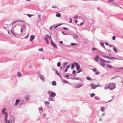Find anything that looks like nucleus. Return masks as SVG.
Returning a JSON list of instances; mask_svg holds the SVG:
<instances>
[{
    "label": "nucleus",
    "instance_id": "obj_1",
    "mask_svg": "<svg viewBox=\"0 0 123 123\" xmlns=\"http://www.w3.org/2000/svg\"><path fill=\"white\" fill-rule=\"evenodd\" d=\"M115 87V85L114 83H110L108 85V87L110 90H112L114 89Z\"/></svg>",
    "mask_w": 123,
    "mask_h": 123
},
{
    "label": "nucleus",
    "instance_id": "obj_2",
    "mask_svg": "<svg viewBox=\"0 0 123 123\" xmlns=\"http://www.w3.org/2000/svg\"><path fill=\"white\" fill-rule=\"evenodd\" d=\"M91 87L92 89H95L96 87L99 86V85L98 84L97 85H95L93 83H92L90 84Z\"/></svg>",
    "mask_w": 123,
    "mask_h": 123
},
{
    "label": "nucleus",
    "instance_id": "obj_3",
    "mask_svg": "<svg viewBox=\"0 0 123 123\" xmlns=\"http://www.w3.org/2000/svg\"><path fill=\"white\" fill-rule=\"evenodd\" d=\"M51 44L55 48H57V47L55 43L53 41H51Z\"/></svg>",
    "mask_w": 123,
    "mask_h": 123
},
{
    "label": "nucleus",
    "instance_id": "obj_4",
    "mask_svg": "<svg viewBox=\"0 0 123 123\" xmlns=\"http://www.w3.org/2000/svg\"><path fill=\"white\" fill-rule=\"evenodd\" d=\"M35 37V36L33 35H31L30 37L31 38L30 39V41H32Z\"/></svg>",
    "mask_w": 123,
    "mask_h": 123
},
{
    "label": "nucleus",
    "instance_id": "obj_5",
    "mask_svg": "<svg viewBox=\"0 0 123 123\" xmlns=\"http://www.w3.org/2000/svg\"><path fill=\"white\" fill-rule=\"evenodd\" d=\"M46 36L47 38L49 39L50 40H52V38L51 37L47 34L46 35Z\"/></svg>",
    "mask_w": 123,
    "mask_h": 123
},
{
    "label": "nucleus",
    "instance_id": "obj_6",
    "mask_svg": "<svg viewBox=\"0 0 123 123\" xmlns=\"http://www.w3.org/2000/svg\"><path fill=\"white\" fill-rule=\"evenodd\" d=\"M39 77L40 79L43 81H44V78L43 76V75H40L39 76Z\"/></svg>",
    "mask_w": 123,
    "mask_h": 123
},
{
    "label": "nucleus",
    "instance_id": "obj_7",
    "mask_svg": "<svg viewBox=\"0 0 123 123\" xmlns=\"http://www.w3.org/2000/svg\"><path fill=\"white\" fill-rule=\"evenodd\" d=\"M20 100L18 99H17L16 100V102L15 104V106H17Z\"/></svg>",
    "mask_w": 123,
    "mask_h": 123
},
{
    "label": "nucleus",
    "instance_id": "obj_8",
    "mask_svg": "<svg viewBox=\"0 0 123 123\" xmlns=\"http://www.w3.org/2000/svg\"><path fill=\"white\" fill-rule=\"evenodd\" d=\"M98 59L99 56L98 55H97L95 57V59L97 61H98Z\"/></svg>",
    "mask_w": 123,
    "mask_h": 123
},
{
    "label": "nucleus",
    "instance_id": "obj_9",
    "mask_svg": "<svg viewBox=\"0 0 123 123\" xmlns=\"http://www.w3.org/2000/svg\"><path fill=\"white\" fill-rule=\"evenodd\" d=\"M56 95V94L54 92H52L51 93V96L52 97H54Z\"/></svg>",
    "mask_w": 123,
    "mask_h": 123
},
{
    "label": "nucleus",
    "instance_id": "obj_10",
    "mask_svg": "<svg viewBox=\"0 0 123 123\" xmlns=\"http://www.w3.org/2000/svg\"><path fill=\"white\" fill-rule=\"evenodd\" d=\"M106 66L107 67H108L109 68H113L110 65L107 64L106 65Z\"/></svg>",
    "mask_w": 123,
    "mask_h": 123
},
{
    "label": "nucleus",
    "instance_id": "obj_11",
    "mask_svg": "<svg viewBox=\"0 0 123 123\" xmlns=\"http://www.w3.org/2000/svg\"><path fill=\"white\" fill-rule=\"evenodd\" d=\"M52 84L54 86H55L56 84V82L55 81H53L52 82Z\"/></svg>",
    "mask_w": 123,
    "mask_h": 123
},
{
    "label": "nucleus",
    "instance_id": "obj_12",
    "mask_svg": "<svg viewBox=\"0 0 123 123\" xmlns=\"http://www.w3.org/2000/svg\"><path fill=\"white\" fill-rule=\"evenodd\" d=\"M18 76L19 77H21L22 76V75H21V74L19 72L18 73Z\"/></svg>",
    "mask_w": 123,
    "mask_h": 123
},
{
    "label": "nucleus",
    "instance_id": "obj_13",
    "mask_svg": "<svg viewBox=\"0 0 123 123\" xmlns=\"http://www.w3.org/2000/svg\"><path fill=\"white\" fill-rule=\"evenodd\" d=\"M100 64L101 66H104L105 65V64L103 62H102L100 63Z\"/></svg>",
    "mask_w": 123,
    "mask_h": 123
},
{
    "label": "nucleus",
    "instance_id": "obj_14",
    "mask_svg": "<svg viewBox=\"0 0 123 123\" xmlns=\"http://www.w3.org/2000/svg\"><path fill=\"white\" fill-rule=\"evenodd\" d=\"M44 103L46 105H49V102H47L46 101H44Z\"/></svg>",
    "mask_w": 123,
    "mask_h": 123
},
{
    "label": "nucleus",
    "instance_id": "obj_15",
    "mask_svg": "<svg viewBox=\"0 0 123 123\" xmlns=\"http://www.w3.org/2000/svg\"><path fill=\"white\" fill-rule=\"evenodd\" d=\"M76 68L77 70H78L80 69V67L79 65L78 66L76 67Z\"/></svg>",
    "mask_w": 123,
    "mask_h": 123
},
{
    "label": "nucleus",
    "instance_id": "obj_16",
    "mask_svg": "<svg viewBox=\"0 0 123 123\" xmlns=\"http://www.w3.org/2000/svg\"><path fill=\"white\" fill-rule=\"evenodd\" d=\"M95 95V94L94 93H92L91 94L90 96L91 97H92L94 96Z\"/></svg>",
    "mask_w": 123,
    "mask_h": 123
},
{
    "label": "nucleus",
    "instance_id": "obj_17",
    "mask_svg": "<svg viewBox=\"0 0 123 123\" xmlns=\"http://www.w3.org/2000/svg\"><path fill=\"white\" fill-rule=\"evenodd\" d=\"M56 16L57 17H59L61 16V14L59 13L57 14L56 15Z\"/></svg>",
    "mask_w": 123,
    "mask_h": 123
},
{
    "label": "nucleus",
    "instance_id": "obj_18",
    "mask_svg": "<svg viewBox=\"0 0 123 123\" xmlns=\"http://www.w3.org/2000/svg\"><path fill=\"white\" fill-rule=\"evenodd\" d=\"M86 79L87 80H90L92 79V78H90L88 76H87Z\"/></svg>",
    "mask_w": 123,
    "mask_h": 123
},
{
    "label": "nucleus",
    "instance_id": "obj_19",
    "mask_svg": "<svg viewBox=\"0 0 123 123\" xmlns=\"http://www.w3.org/2000/svg\"><path fill=\"white\" fill-rule=\"evenodd\" d=\"M83 85H80L79 86H77L75 88H78L82 86Z\"/></svg>",
    "mask_w": 123,
    "mask_h": 123
},
{
    "label": "nucleus",
    "instance_id": "obj_20",
    "mask_svg": "<svg viewBox=\"0 0 123 123\" xmlns=\"http://www.w3.org/2000/svg\"><path fill=\"white\" fill-rule=\"evenodd\" d=\"M52 8H58L57 7V6L55 5H53L52 7Z\"/></svg>",
    "mask_w": 123,
    "mask_h": 123
},
{
    "label": "nucleus",
    "instance_id": "obj_21",
    "mask_svg": "<svg viewBox=\"0 0 123 123\" xmlns=\"http://www.w3.org/2000/svg\"><path fill=\"white\" fill-rule=\"evenodd\" d=\"M45 40L46 41V43L47 44H49V42L48 40L47 39V38H45Z\"/></svg>",
    "mask_w": 123,
    "mask_h": 123
},
{
    "label": "nucleus",
    "instance_id": "obj_22",
    "mask_svg": "<svg viewBox=\"0 0 123 123\" xmlns=\"http://www.w3.org/2000/svg\"><path fill=\"white\" fill-rule=\"evenodd\" d=\"M113 50L116 52H117V50L116 48H113Z\"/></svg>",
    "mask_w": 123,
    "mask_h": 123
},
{
    "label": "nucleus",
    "instance_id": "obj_23",
    "mask_svg": "<svg viewBox=\"0 0 123 123\" xmlns=\"http://www.w3.org/2000/svg\"><path fill=\"white\" fill-rule=\"evenodd\" d=\"M103 56L104 57L108 59H110L109 57L108 56H106L104 55H103Z\"/></svg>",
    "mask_w": 123,
    "mask_h": 123
},
{
    "label": "nucleus",
    "instance_id": "obj_24",
    "mask_svg": "<svg viewBox=\"0 0 123 123\" xmlns=\"http://www.w3.org/2000/svg\"><path fill=\"white\" fill-rule=\"evenodd\" d=\"M74 67V64H72L71 65V68L73 69Z\"/></svg>",
    "mask_w": 123,
    "mask_h": 123
},
{
    "label": "nucleus",
    "instance_id": "obj_25",
    "mask_svg": "<svg viewBox=\"0 0 123 123\" xmlns=\"http://www.w3.org/2000/svg\"><path fill=\"white\" fill-rule=\"evenodd\" d=\"M109 59L111 60L112 59H117L115 57H109Z\"/></svg>",
    "mask_w": 123,
    "mask_h": 123
},
{
    "label": "nucleus",
    "instance_id": "obj_26",
    "mask_svg": "<svg viewBox=\"0 0 123 123\" xmlns=\"http://www.w3.org/2000/svg\"><path fill=\"white\" fill-rule=\"evenodd\" d=\"M29 97L28 96H27L25 98L26 100H28L29 99Z\"/></svg>",
    "mask_w": 123,
    "mask_h": 123
},
{
    "label": "nucleus",
    "instance_id": "obj_27",
    "mask_svg": "<svg viewBox=\"0 0 123 123\" xmlns=\"http://www.w3.org/2000/svg\"><path fill=\"white\" fill-rule=\"evenodd\" d=\"M105 108L104 107H102L101 109V110L102 111H104L105 110Z\"/></svg>",
    "mask_w": 123,
    "mask_h": 123
},
{
    "label": "nucleus",
    "instance_id": "obj_28",
    "mask_svg": "<svg viewBox=\"0 0 123 123\" xmlns=\"http://www.w3.org/2000/svg\"><path fill=\"white\" fill-rule=\"evenodd\" d=\"M100 60L102 62H105L106 61L103 59H100Z\"/></svg>",
    "mask_w": 123,
    "mask_h": 123
},
{
    "label": "nucleus",
    "instance_id": "obj_29",
    "mask_svg": "<svg viewBox=\"0 0 123 123\" xmlns=\"http://www.w3.org/2000/svg\"><path fill=\"white\" fill-rule=\"evenodd\" d=\"M71 45L72 46H74L77 45V44L74 43H71Z\"/></svg>",
    "mask_w": 123,
    "mask_h": 123
},
{
    "label": "nucleus",
    "instance_id": "obj_30",
    "mask_svg": "<svg viewBox=\"0 0 123 123\" xmlns=\"http://www.w3.org/2000/svg\"><path fill=\"white\" fill-rule=\"evenodd\" d=\"M60 65V62H58L57 64V66L58 67H59Z\"/></svg>",
    "mask_w": 123,
    "mask_h": 123
},
{
    "label": "nucleus",
    "instance_id": "obj_31",
    "mask_svg": "<svg viewBox=\"0 0 123 123\" xmlns=\"http://www.w3.org/2000/svg\"><path fill=\"white\" fill-rule=\"evenodd\" d=\"M114 1V0H109L108 2H113Z\"/></svg>",
    "mask_w": 123,
    "mask_h": 123
},
{
    "label": "nucleus",
    "instance_id": "obj_32",
    "mask_svg": "<svg viewBox=\"0 0 123 123\" xmlns=\"http://www.w3.org/2000/svg\"><path fill=\"white\" fill-rule=\"evenodd\" d=\"M113 4H114V6H115V7H117L118 6L117 5V4H115V3H112Z\"/></svg>",
    "mask_w": 123,
    "mask_h": 123
},
{
    "label": "nucleus",
    "instance_id": "obj_33",
    "mask_svg": "<svg viewBox=\"0 0 123 123\" xmlns=\"http://www.w3.org/2000/svg\"><path fill=\"white\" fill-rule=\"evenodd\" d=\"M27 15L29 17H31L33 16V15L27 14Z\"/></svg>",
    "mask_w": 123,
    "mask_h": 123
},
{
    "label": "nucleus",
    "instance_id": "obj_34",
    "mask_svg": "<svg viewBox=\"0 0 123 123\" xmlns=\"http://www.w3.org/2000/svg\"><path fill=\"white\" fill-rule=\"evenodd\" d=\"M74 64L76 66V67L77 66H78V63H77L76 62H75L74 63Z\"/></svg>",
    "mask_w": 123,
    "mask_h": 123
},
{
    "label": "nucleus",
    "instance_id": "obj_35",
    "mask_svg": "<svg viewBox=\"0 0 123 123\" xmlns=\"http://www.w3.org/2000/svg\"><path fill=\"white\" fill-rule=\"evenodd\" d=\"M11 33L14 35V36H16V35L14 34L13 33V31L12 30H11Z\"/></svg>",
    "mask_w": 123,
    "mask_h": 123
},
{
    "label": "nucleus",
    "instance_id": "obj_36",
    "mask_svg": "<svg viewBox=\"0 0 123 123\" xmlns=\"http://www.w3.org/2000/svg\"><path fill=\"white\" fill-rule=\"evenodd\" d=\"M49 101H51V100L53 101L54 100V99L52 98H49Z\"/></svg>",
    "mask_w": 123,
    "mask_h": 123
},
{
    "label": "nucleus",
    "instance_id": "obj_37",
    "mask_svg": "<svg viewBox=\"0 0 123 123\" xmlns=\"http://www.w3.org/2000/svg\"><path fill=\"white\" fill-rule=\"evenodd\" d=\"M63 81L64 83H68V81L66 80H64Z\"/></svg>",
    "mask_w": 123,
    "mask_h": 123
},
{
    "label": "nucleus",
    "instance_id": "obj_38",
    "mask_svg": "<svg viewBox=\"0 0 123 123\" xmlns=\"http://www.w3.org/2000/svg\"><path fill=\"white\" fill-rule=\"evenodd\" d=\"M116 39V37L115 36H113L112 37V39L114 40H115Z\"/></svg>",
    "mask_w": 123,
    "mask_h": 123
},
{
    "label": "nucleus",
    "instance_id": "obj_39",
    "mask_svg": "<svg viewBox=\"0 0 123 123\" xmlns=\"http://www.w3.org/2000/svg\"><path fill=\"white\" fill-rule=\"evenodd\" d=\"M74 35V36L75 37V38H78V37L77 36V35Z\"/></svg>",
    "mask_w": 123,
    "mask_h": 123
},
{
    "label": "nucleus",
    "instance_id": "obj_40",
    "mask_svg": "<svg viewBox=\"0 0 123 123\" xmlns=\"http://www.w3.org/2000/svg\"><path fill=\"white\" fill-rule=\"evenodd\" d=\"M5 110V109H3V110H2V113L3 114H4L5 113V112H4Z\"/></svg>",
    "mask_w": 123,
    "mask_h": 123
},
{
    "label": "nucleus",
    "instance_id": "obj_41",
    "mask_svg": "<svg viewBox=\"0 0 123 123\" xmlns=\"http://www.w3.org/2000/svg\"><path fill=\"white\" fill-rule=\"evenodd\" d=\"M101 45L102 46L104 47H105L104 46V44L103 43H101Z\"/></svg>",
    "mask_w": 123,
    "mask_h": 123
},
{
    "label": "nucleus",
    "instance_id": "obj_42",
    "mask_svg": "<svg viewBox=\"0 0 123 123\" xmlns=\"http://www.w3.org/2000/svg\"><path fill=\"white\" fill-rule=\"evenodd\" d=\"M75 70H73V75L75 73Z\"/></svg>",
    "mask_w": 123,
    "mask_h": 123
},
{
    "label": "nucleus",
    "instance_id": "obj_43",
    "mask_svg": "<svg viewBox=\"0 0 123 123\" xmlns=\"http://www.w3.org/2000/svg\"><path fill=\"white\" fill-rule=\"evenodd\" d=\"M55 73L57 74L59 76H60V75L58 73L57 71H56L55 72Z\"/></svg>",
    "mask_w": 123,
    "mask_h": 123
},
{
    "label": "nucleus",
    "instance_id": "obj_44",
    "mask_svg": "<svg viewBox=\"0 0 123 123\" xmlns=\"http://www.w3.org/2000/svg\"><path fill=\"white\" fill-rule=\"evenodd\" d=\"M43 50V49L42 48H40L38 50L40 51H42Z\"/></svg>",
    "mask_w": 123,
    "mask_h": 123
},
{
    "label": "nucleus",
    "instance_id": "obj_45",
    "mask_svg": "<svg viewBox=\"0 0 123 123\" xmlns=\"http://www.w3.org/2000/svg\"><path fill=\"white\" fill-rule=\"evenodd\" d=\"M67 64V62H65L64 64V66L65 67Z\"/></svg>",
    "mask_w": 123,
    "mask_h": 123
},
{
    "label": "nucleus",
    "instance_id": "obj_46",
    "mask_svg": "<svg viewBox=\"0 0 123 123\" xmlns=\"http://www.w3.org/2000/svg\"><path fill=\"white\" fill-rule=\"evenodd\" d=\"M99 74V72H96L95 74L97 75H98Z\"/></svg>",
    "mask_w": 123,
    "mask_h": 123
},
{
    "label": "nucleus",
    "instance_id": "obj_47",
    "mask_svg": "<svg viewBox=\"0 0 123 123\" xmlns=\"http://www.w3.org/2000/svg\"><path fill=\"white\" fill-rule=\"evenodd\" d=\"M70 66L69 65H68L66 67V68H67V69H68V68H70Z\"/></svg>",
    "mask_w": 123,
    "mask_h": 123
},
{
    "label": "nucleus",
    "instance_id": "obj_48",
    "mask_svg": "<svg viewBox=\"0 0 123 123\" xmlns=\"http://www.w3.org/2000/svg\"><path fill=\"white\" fill-rule=\"evenodd\" d=\"M7 118H5V121L6 123H7Z\"/></svg>",
    "mask_w": 123,
    "mask_h": 123
},
{
    "label": "nucleus",
    "instance_id": "obj_49",
    "mask_svg": "<svg viewBox=\"0 0 123 123\" xmlns=\"http://www.w3.org/2000/svg\"><path fill=\"white\" fill-rule=\"evenodd\" d=\"M93 71L94 72H96L97 71L96 69L95 68L93 69Z\"/></svg>",
    "mask_w": 123,
    "mask_h": 123
},
{
    "label": "nucleus",
    "instance_id": "obj_50",
    "mask_svg": "<svg viewBox=\"0 0 123 123\" xmlns=\"http://www.w3.org/2000/svg\"><path fill=\"white\" fill-rule=\"evenodd\" d=\"M22 27L24 28H25V25L23 24L22 25Z\"/></svg>",
    "mask_w": 123,
    "mask_h": 123
},
{
    "label": "nucleus",
    "instance_id": "obj_51",
    "mask_svg": "<svg viewBox=\"0 0 123 123\" xmlns=\"http://www.w3.org/2000/svg\"><path fill=\"white\" fill-rule=\"evenodd\" d=\"M96 50V49L94 48H92V50L93 51L94 50Z\"/></svg>",
    "mask_w": 123,
    "mask_h": 123
},
{
    "label": "nucleus",
    "instance_id": "obj_52",
    "mask_svg": "<svg viewBox=\"0 0 123 123\" xmlns=\"http://www.w3.org/2000/svg\"><path fill=\"white\" fill-rule=\"evenodd\" d=\"M52 92H51L50 91H49L48 92V93L49 94V95H50V93H51Z\"/></svg>",
    "mask_w": 123,
    "mask_h": 123
},
{
    "label": "nucleus",
    "instance_id": "obj_53",
    "mask_svg": "<svg viewBox=\"0 0 123 123\" xmlns=\"http://www.w3.org/2000/svg\"><path fill=\"white\" fill-rule=\"evenodd\" d=\"M7 113H6L5 114V118H7Z\"/></svg>",
    "mask_w": 123,
    "mask_h": 123
},
{
    "label": "nucleus",
    "instance_id": "obj_54",
    "mask_svg": "<svg viewBox=\"0 0 123 123\" xmlns=\"http://www.w3.org/2000/svg\"><path fill=\"white\" fill-rule=\"evenodd\" d=\"M78 16H77L76 15L74 16V18L75 19H76V18H78Z\"/></svg>",
    "mask_w": 123,
    "mask_h": 123
},
{
    "label": "nucleus",
    "instance_id": "obj_55",
    "mask_svg": "<svg viewBox=\"0 0 123 123\" xmlns=\"http://www.w3.org/2000/svg\"><path fill=\"white\" fill-rule=\"evenodd\" d=\"M38 17H39V18L40 19H41V15H38Z\"/></svg>",
    "mask_w": 123,
    "mask_h": 123
},
{
    "label": "nucleus",
    "instance_id": "obj_56",
    "mask_svg": "<svg viewBox=\"0 0 123 123\" xmlns=\"http://www.w3.org/2000/svg\"><path fill=\"white\" fill-rule=\"evenodd\" d=\"M63 28L64 29L66 30H68V28H66L65 27H63Z\"/></svg>",
    "mask_w": 123,
    "mask_h": 123
},
{
    "label": "nucleus",
    "instance_id": "obj_57",
    "mask_svg": "<svg viewBox=\"0 0 123 123\" xmlns=\"http://www.w3.org/2000/svg\"><path fill=\"white\" fill-rule=\"evenodd\" d=\"M39 110H41L42 111H43V109H42V108H39Z\"/></svg>",
    "mask_w": 123,
    "mask_h": 123
},
{
    "label": "nucleus",
    "instance_id": "obj_58",
    "mask_svg": "<svg viewBox=\"0 0 123 123\" xmlns=\"http://www.w3.org/2000/svg\"><path fill=\"white\" fill-rule=\"evenodd\" d=\"M105 62L108 63H110V62L109 61H106Z\"/></svg>",
    "mask_w": 123,
    "mask_h": 123
},
{
    "label": "nucleus",
    "instance_id": "obj_59",
    "mask_svg": "<svg viewBox=\"0 0 123 123\" xmlns=\"http://www.w3.org/2000/svg\"><path fill=\"white\" fill-rule=\"evenodd\" d=\"M60 25H58V26H55V27L54 28H57L58 26H60Z\"/></svg>",
    "mask_w": 123,
    "mask_h": 123
},
{
    "label": "nucleus",
    "instance_id": "obj_60",
    "mask_svg": "<svg viewBox=\"0 0 123 123\" xmlns=\"http://www.w3.org/2000/svg\"><path fill=\"white\" fill-rule=\"evenodd\" d=\"M108 88V87H107V86H105V88L104 89L106 90Z\"/></svg>",
    "mask_w": 123,
    "mask_h": 123
},
{
    "label": "nucleus",
    "instance_id": "obj_61",
    "mask_svg": "<svg viewBox=\"0 0 123 123\" xmlns=\"http://www.w3.org/2000/svg\"><path fill=\"white\" fill-rule=\"evenodd\" d=\"M17 22V21H14V22H13L12 23V24H13L15 23L16 22Z\"/></svg>",
    "mask_w": 123,
    "mask_h": 123
},
{
    "label": "nucleus",
    "instance_id": "obj_62",
    "mask_svg": "<svg viewBox=\"0 0 123 123\" xmlns=\"http://www.w3.org/2000/svg\"><path fill=\"white\" fill-rule=\"evenodd\" d=\"M11 123V122L9 120L8 121L7 123Z\"/></svg>",
    "mask_w": 123,
    "mask_h": 123
},
{
    "label": "nucleus",
    "instance_id": "obj_63",
    "mask_svg": "<svg viewBox=\"0 0 123 123\" xmlns=\"http://www.w3.org/2000/svg\"><path fill=\"white\" fill-rule=\"evenodd\" d=\"M105 43L106 45H109L108 43Z\"/></svg>",
    "mask_w": 123,
    "mask_h": 123
},
{
    "label": "nucleus",
    "instance_id": "obj_64",
    "mask_svg": "<svg viewBox=\"0 0 123 123\" xmlns=\"http://www.w3.org/2000/svg\"><path fill=\"white\" fill-rule=\"evenodd\" d=\"M62 33L63 34V35H66V34L65 33L63 32H62Z\"/></svg>",
    "mask_w": 123,
    "mask_h": 123
}]
</instances>
